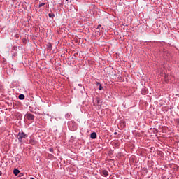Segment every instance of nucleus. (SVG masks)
<instances>
[{
  "label": "nucleus",
  "mask_w": 179,
  "mask_h": 179,
  "mask_svg": "<svg viewBox=\"0 0 179 179\" xmlns=\"http://www.w3.org/2000/svg\"><path fill=\"white\" fill-rule=\"evenodd\" d=\"M48 16H49V17H55V15H54L53 13H49Z\"/></svg>",
  "instance_id": "9b49d317"
},
{
  "label": "nucleus",
  "mask_w": 179,
  "mask_h": 179,
  "mask_svg": "<svg viewBox=\"0 0 179 179\" xmlns=\"http://www.w3.org/2000/svg\"><path fill=\"white\" fill-rule=\"evenodd\" d=\"M18 98L20 100H24V94H20Z\"/></svg>",
  "instance_id": "1a4fd4ad"
},
{
  "label": "nucleus",
  "mask_w": 179,
  "mask_h": 179,
  "mask_svg": "<svg viewBox=\"0 0 179 179\" xmlns=\"http://www.w3.org/2000/svg\"><path fill=\"white\" fill-rule=\"evenodd\" d=\"M98 86H99V90H103V87L101 86V84L100 83H96Z\"/></svg>",
  "instance_id": "9d476101"
},
{
  "label": "nucleus",
  "mask_w": 179,
  "mask_h": 179,
  "mask_svg": "<svg viewBox=\"0 0 179 179\" xmlns=\"http://www.w3.org/2000/svg\"><path fill=\"white\" fill-rule=\"evenodd\" d=\"M29 142L31 145H36V143H37V141H36L34 139H31Z\"/></svg>",
  "instance_id": "423d86ee"
},
{
  "label": "nucleus",
  "mask_w": 179,
  "mask_h": 179,
  "mask_svg": "<svg viewBox=\"0 0 179 179\" xmlns=\"http://www.w3.org/2000/svg\"><path fill=\"white\" fill-rule=\"evenodd\" d=\"M26 119L29 120H34V115H33L31 113H27L26 115Z\"/></svg>",
  "instance_id": "f03ea898"
},
{
  "label": "nucleus",
  "mask_w": 179,
  "mask_h": 179,
  "mask_svg": "<svg viewBox=\"0 0 179 179\" xmlns=\"http://www.w3.org/2000/svg\"><path fill=\"white\" fill-rule=\"evenodd\" d=\"M115 76H118V74H117V75H116V74H115Z\"/></svg>",
  "instance_id": "4468645a"
},
{
  "label": "nucleus",
  "mask_w": 179,
  "mask_h": 179,
  "mask_svg": "<svg viewBox=\"0 0 179 179\" xmlns=\"http://www.w3.org/2000/svg\"><path fill=\"white\" fill-rule=\"evenodd\" d=\"M0 175H1V172H0Z\"/></svg>",
  "instance_id": "dca6fc26"
},
{
  "label": "nucleus",
  "mask_w": 179,
  "mask_h": 179,
  "mask_svg": "<svg viewBox=\"0 0 179 179\" xmlns=\"http://www.w3.org/2000/svg\"><path fill=\"white\" fill-rule=\"evenodd\" d=\"M27 138V134L24 132H19L17 135V139L22 142V139H26Z\"/></svg>",
  "instance_id": "f257e3e1"
},
{
  "label": "nucleus",
  "mask_w": 179,
  "mask_h": 179,
  "mask_svg": "<svg viewBox=\"0 0 179 179\" xmlns=\"http://www.w3.org/2000/svg\"><path fill=\"white\" fill-rule=\"evenodd\" d=\"M117 134H118V133H117V132H115V133H114V135H117Z\"/></svg>",
  "instance_id": "ddd939ff"
},
{
  "label": "nucleus",
  "mask_w": 179,
  "mask_h": 179,
  "mask_svg": "<svg viewBox=\"0 0 179 179\" xmlns=\"http://www.w3.org/2000/svg\"><path fill=\"white\" fill-rule=\"evenodd\" d=\"M66 1H68V0H66Z\"/></svg>",
  "instance_id": "f3484780"
},
{
  "label": "nucleus",
  "mask_w": 179,
  "mask_h": 179,
  "mask_svg": "<svg viewBox=\"0 0 179 179\" xmlns=\"http://www.w3.org/2000/svg\"><path fill=\"white\" fill-rule=\"evenodd\" d=\"M90 138L92 139H96V138H97V134H96V132L92 133L90 135Z\"/></svg>",
  "instance_id": "20e7f679"
},
{
  "label": "nucleus",
  "mask_w": 179,
  "mask_h": 179,
  "mask_svg": "<svg viewBox=\"0 0 179 179\" xmlns=\"http://www.w3.org/2000/svg\"><path fill=\"white\" fill-rule=\"evenodd\" d=\"M19 173H20V171H19L17 169H15L13 170V173L15 174V176H17V174H19Z\"/></svg>",
  "instance_id": "39448f33"
},
{
  "label": "nucleus",
  "mask_w": 179,
  "mask_h": 179,
  "mask_svg": "<svg viewBox=\"0 0 179 179\" xmlns=\"http://www.w3.org/2000/svg\"><path fill=\"white\" fill-rule=\"evenodd\" d=\"M44 5H45V3H41V4H39V8H41V6H44Z\"/></svg>",
  "instance_id": "f8f14e48"
},
{
  "label": "nucleus",
  "mask_w": 179,
  "mask_h": 179,
  "mask_svg": "<svg viewBox=\"0 0 179 179\" xmlns=\"http://www.w3.org/2000/svg\"><path fill=\"white\" fill-rule=\"evenodd\" d=\"M95 101L97 106H101V99L100 98H96Z\"/></svg>",
  "instance_id": "7ed1b4c3"
},
{
  "label": "nucleus",
  "mask_w": 179,
  "mask_h": 179,
  "mask_svg": "<svg viewBox=\"0 0 179 179\" xmlns=\"http://www.w3.org/2000/svg\"><path fill=\"white\" fill-rule=\"evenodd\" d=\"M102 174L103 176H108V171H106V170H103L102 171Z\"/></svg>",
  "instance_id": "0eeeda50"
},
{
  "label": "nucleus",
  "mask_w": 179,
  "mask_h": 179,
  "mask_svg": "<svg viewBox=\"0 0 179 179\" xmlns=\"http://www.w3.org/2000/svg\"><path fill=\"white\" fill-rule=\"evenodd\" d=\"M167 76L165 74V78Z\"/></svg>",
  "instance_id": "2eb2a0df"
},
{
  "label": "nucleus",
  "mask_w": 179,
  "mask_h": 179,
  "mask_svg": "<svg viewBox=\"0 0 179 179\" xmlns=\"http://www.w3.org/2000/svg\"><path fill=\"white\" fill-rule=\"evenodd\" d=\"M101 28V24H99V25L97 26L96 31H97L98 33H100V31H101V30H100Z\"/></svg>",
  "instance_id": "6e6552de"
}]
</instances>
